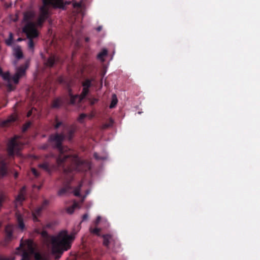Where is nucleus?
<instances>
[{
    "label": "nucleus",
    "mask_w": 260,
    "mask_h": 260,
    "mask_svg": "<svg viewBox=\"0 0 260 260\" xmlns=\"http://www.w3.org/2000/svg\"><path fill=\"white\" fill-rule=\"evenodd\" d=\"M118 102V100L117 96L115 94H113L112 97V101L110 105V108L111 109L114 108L117 105Z\"/></svg>",
    "instance_id": "17"
},
{
    "label": "nucleus",
    "mask_w": 260,
    "mask_h": 260,
    "mask_svg": "<svg viewBox=\"0 0 260 260\" xmlns=\"http://www.w3.org/2000/svg\"><path fill=\"white\" fill-rule=\"evenodd\" d=\"M33 219L34 221H37L36 216L35 213L33 214Z\"/></svg>",
    "instance_id": "36"
},
{
    "label": "nucleus",
    "mask_w": 260,
    "mask_h": 260,
    "mask_svg": "<svg viewBox=\"0 0 260 260\" xmlns=\"http://www.w3.org/2000/svg\"><path fill=\"white\" fill-rule=\"evenodd\" d=\"M7 172V169L4 161L0 160V177L5 175Z\"/></svg>",
    "instance_id": "13"
},
{
    "label": "nucleus",
    "mask_w": 260,
    "mask_h": 260,
    "mask_svg": "<svg viewBox=\"0 0 260 260\" xmlns=\"http://www.w3.org/2000/svg\"><path fill=\"white\" fill-rule=\"evenodd\" d=\"M13 55L18 59L22 58L23 54L19 46H17L13 49Z\"/></svg>",
    "instance_id": "11"
},
{
    "label": "nucleus",
    "mask_w": 260,
    "mask_h": 260,
    "mask_svg": "<svg viewBox=\"0 0 260 260\" xmlns=\"http://www.w3.org/2000/svg\"><path fill=\"white\" fill-rule=\"evenodd\" d=\"M92 117V115H87L85 114H81L78 118V121L80 123H82L84 121V119L86 117H89V119H91Z\"/></svg>",
    "instance_id": "19"
},
{
    "label": "nucleus",
    "mask_w": 260,
    "mask_h": 260,
    "mask_svg": "<svg viewBox=\"0 0 260 260\" xmlns=\"http://www.w3.org/2000/svg\"><path fill=\"white\" fill-rule=\"evenodd\" d=\"M96 100L95 99L94 100H93V102H92L91 104H93L94 103H95L96 102Z\"/></svg>",
    "instance_id": "39"
},
{
    "label": "nucleus",
    "mask_w": 260,
    "mask_h": 260,
    "mask_svg": "<svg viewBox=\"0 0 260 260\" xmlns=\"http://www.w3.org/2000/svg\"><path fill=\"white\" fill-rule=\"evenodd\" d=\"M18 41H21V39H18Z\"/></svg>",
    "instance_id": "43"
},
{
    "label": "nucleus",
    "mask_w": 260,
    "mask_h": 260,
    "mask_svg": "<svg viewBox=\"0 0 260 260\" xmlns=\"http://www.w3.org/2000/svg\"><path fill=\"white\" fill-rule=\"evenodd\" d=\"M88 214H84V215L83 216V217H82V218H83V219H82V220L83 221V220H86V219L88 218Z\"/></svg>",
    "instance_id": "33"
},
{
    "label": "nucleus",
    "mask_w": 260,
    "mask_h": 260,
    "mask_svg": "<svg viewBox=\"0 0 260 260\" xmlns=\"http://www.w3.org/2000/svg\"><path fill=\"white\" fill-rule=\"evenodd\" d=\"M72 171H73V170H68V171H65V172L66 173H68V172H72Z\"/></svg>",
    "instance_id": "38"
},
{
    "label": "nucleus",
    "mask_w": 260,
    "mask_h": 260,
    "mask_svg": "<svg viewBox=\"0 0 260 260\" xmlns=\"http://www.w3.org/2000/svg\"><path fill=\"white\" fill-rule=\"evenodd\" d=\"M9 37V39L6 41V43L8 45L10 46L12 44L13 41V35L12 33H10Z\"/></svg>",
    "instance_id": "23"
},
{
    "label": "nucleus",
    "mask_w": 260,
    "mask_h": 260,
    "mask_svg": "<svg viewBox=\"0 0 260 260\" xmlns=\"http://www.w3.org/2000/svg\"><path fill=\"white\" fill-rule=\"evenodd\" d=\"M108 51L106 49H104L101 52H100L98 55V58L99 60L102 61H104V57L107 55Z\"/></svg>",
    "instance_id": "16"
},
{
    "label": "nucleus",
    "mask_w": 260,
    "mask_h": 260,
    "mask_svg": "<svg viewBox=\"0 0 260 260\" xmlns=\"http://www.w3.org/2000/svg\"><path fill=\"white\" fill-rule=\"evenodd\" d=\"M94 157L96 159H104L106 158V156L105 157H101V156H99L97 153H94Z\"/></svg>",
    "instance_id": "25"
},
{
    "label": "nucleus",
    "mask_w": 260,
    "mask_h": 260,
    "mask_svg": "<svg viewBox=\"0 0 260 260\" xmlns=\"http://www.w3.org/2000/svg\"><path fill=\"white\" fill-rule=\"evenodd\" d=\"M26 68L27 67L25 68H20L16 70V73L12 77V80L15 84H17L19 78L24 75Z\"/></svg>",
    "instance_id": "7"
},
{
    "label": "nucleus",
    "mask_w": 260,
    "mask_h": 260,
    "mask_svg": "<svg viewBox=\"0 0 260 260\" xmlns=\"http://www.w3.org/2000/svg\"><path fill=\"white\" fill-rule=\"evenodd\" d=\"M63 138L64 136L62 134H56L55 135H52L50 136L49 138V141L56 145L60 152V154L59 155L57 160V163L59 165L61 164L62 162L65 161V160L69 157L68 155L63 154L64 151H67V148H63L60 145L61 142L62 141Z\"/></svg>",
    "instance_id": "4"
},
{
    "label": "nucleus",
    "mask_w": 260,
    "mask_h": 260,
    "mask_svg": "<svg viewBox=\"0 0 260 260\" xmlns=\"http://www.w3.org/2000/svg\"><path fill=\"white\" fill-rule=\"evenodd\" d=\"M25 187H23L21 189L19 194L17 196L15 200V204L16 206L20 205L22 202L24 200Z\"/></svg>",
    "instance_id": "10"
},
{
    "label": "nucleus",
    "mask_w": 260,
    "mask_h": 260,
    "mask_svg": "<svg viewBox=\"0 0 260 260\" xmlns=\"http://www.w3.org/2000/svg\"><path fill=\"white\" fill-rule=\"evenodd\" d=\"M21 253V260H49L48 255L35 252V248H16V254Z\"/></svg>",
    "instance_id": "3"
},
{
    "label": "nucleus",
    "mask_w": 260,
    "mask_h": 260,
    "mask_svg": "<svg viewBox=\"0 0 260 260\" xmlns=\"http://www.w3.org/2000/svg\"><path fill=\"white\" fill-rule=\"evenodd\" d=\"M32 110H30V111H28V112L27 114V116L28 117L30 116L31 115V113H32Z\"/></svg>",
    "instance_id": "35"
},
{
    "label": "nucleus",
    "mask_w": 260,
    "mask_h": 260,
    "mask_svg": "<svg viewBox=\"0 0 260 260\" xmlns=\"http://www.w3.org/2000/svg\"><path fill=\"white\" fill-rule=\"evenodd\" d=\"M56 106L55 105H53V107H56Z\"/></svg>",
    "instance_id": "45"
},
{
    "label": "nucleus",
    "mask_w": 260,
    "mask_h": 260,
    "mask_svg": "<svg viewBox=\"0 0 260 260\" xmlns=\"http://www.w3.org/2000/svg\"><path fill=\"white\" fill-rule=\"evenodd\" d=\"M89 193V191H87V192H86V194H88Z\"/></svg>",
    "instance_id": "44"
},
{
    "label": "nucleus",
    "mask_w": 260,
    "mask_h": 260,
    "mask_svg": "<svg viewBox=\"0 0 260 260\" xmlns=\"http://www.w3.org/2000/svg\"><path fill=\"white\" fill-rule=\"evenodd\" d=\"M17 220L18 222V228L21 230L23 231L25 228L24 224L23 222V219L21 215H17Z\"/></svg>",
    "instance_id": "15"
},
{
    "label": "nucleus",
    "mask_w": 260,
    "mask_h": 260,
    "mask_svg": "<svg viewBox=\"0 0 260 260\" xmlns=\"http://www.w3.org/2000/svg\"><path fill=\"white\" fill-rule=\"evenodd\" d=\"M6 198V196L3 193L0 194V204L4 201Z\"/></svg>",
    "instance_id": "28"
},
{
    "label": "nucleus",
    "mask_w": 260,
    "mask_h": 260,
    "mask_svg": "<svg viewBox=\"0 0 260 260\" xmlns=\"http://www.w3.org/2000/svg\"><path fill=\"white\" fill-rule=\"evenodd\" d=\"M90 230L91 233H92L95 235H96L98 236L100 235L99 233L101 230L100 229H99V228H94L93 229H90Z\"/></svg>",
    "instance_id": "24"
},
{
    "label": "nucleus",
    "mask_w": 260,
    "mask_h": 260,
    "mask_svg": "<svg viewBox=\"0 0 260 260\" xmlns=\"http://www.w3.org/2000/svg\"><path fill=\"white\" fill-rule=\"evenodd\" d=\"M64 192H65V189H62L58 191V193L59 195L61 196V195H63Z\"/></svg>",
    "instance_id": "30"
},
{
    "label": "nucleus",
    "mask_w": 260,
    "mask_h": 260,
    "mask_svg": "<svg viewBox=\"0 0 260 260\" xmlns=\"http://www.w3.org/2000/svg\"><path fill=\"white\" fill-rule=\"evenodd\" d=\"M101 221V217L100 216H98L97 218L96 219V221L95 222L96 225H98L100 223Z\"/></svg>",
    "instance_id": "27"
},
{
    "label": "nucleus",
    "mask_w": 260,
    "mask_h": 260,
    "mask_svg": "<svg viewBox=\"0 0 260 260\" xmlns=\"http://www.w3.org/2000/svg\"><path fill=\"white\" fill-rule=\"evenodd\" d=\"M30 125V123L28 122L23 127V131H25L27 128V127H28L29 126V125Z\"/></svg>",
    "instance_id": "31"
},
{
    "label": "nucleus",
    "mask_w": 260,
    "mask_h": 260,
    "mask_svg": "<svg viewBox=\"0 0 260 260\" xmlns=\"http://www.w3.org/2000/svg\"><path fill=\"white\" fill-rule=\"evenodd\" d=\"M16 229L12 224H8L6 226L5 229L6 232V240L8 241L11 240L13 239V233Z\"/></svg>",
    "instance_id": "8"
},
{
    "label": "nucleus",
    "mask_w": 260,
    "mask_h": 260,
    "mask_svg": "<svg viewBox=\"0 0 260 260\" xmlns=\"http://www.w3.org/2000/svg\"><path fill=\"white\" fill-rule=\"evenodd\" d=\"M77 207L78 204L77 203H75L71 207L68 208L67 209V212L70 214H72L73 213L74 209L76 208H77Z\"/></svg>",
    "instance_id": "21"
},
{
    "label": "nucleus",
    "mask_w": 260,
    "mask_h": 260,
    "mask_svg": "<svg viewBox=\"0 0 260 260\" xmlns=\"http://www.w3.org/2000/svg\"><path fill=\"white\" fill-rule=\"evenodd\" d=\"M103 238H104V241H103L104 245L106 246H108L109 245V244L110 243V241L112 240L111 236L109 235H104Z\"/></svg>",
    "instance_id": "18"
},
{
    "label": "nucleus",
    "mask_w": 260,
    "mask_h": 260,
    "mask_svg": "<svg viewBox=\"0 0 260 260\" xmlns=\"http://www.w3.org/2000/svg\"><path fill=\"white\" fill-rule=\"evenodd\" d=\"M75 162L76 165V170L77 171H83L82 169H81V167H83L85 165H86L85 163L81 162L78 158H75Z\"/></svg>",
    "instance_id": "14"
},
{
    "label": "nucleus",
    "mask_w": 260,
    "mask_h": 260,
    "mask_svg": "<svg viewBox=\"0 0 260 260\" xmlns=\"http://www.w3.org/2000/svg\"><path fill=\"white\" fill-rule=\"evenodd\" d=\"M17 114L15 113H13L10 116H9L7 119L3 121L2 125L5 126L9 122L14 121L17 119Z\"/></svg>",
    "instance_id": "12"
},
{
    "label": "nucleus",
    "mask_w": 260,
    "mask_h": 260,
    "mask_svg": "<svg viewBox=\"0 0 260 260\" xmlns=\"http://www.w3.org/2000/svg\"><path fill=\"white\" fill-rule=\"evenodd\" d=\"M40 210H41V209H38V210L37 211V213L39 214Z\"/></svg>",
    "instance_id": "40"
},
{
    "label": "nucleus",
    "mask_w": 260,
    "mask_h": 260,
    "mask_svg": "<svg viewBox=\"0 0 260 260\" xmlns=\"http://www.w3.org/2000/svg\"><path fill=\"white\" fill-rule=\"evenodd\" d=\"M31 171L33 173V174L36 176V177H38L39 176V173L37 172V171L34 169V168H32L31 169Z\"/></svg>",
    "instance_id": "26"
},
{
    "label": "nucleus",
    "mask_w": 260,
    "mask_h": 260,
    "mask_svg": "<svg viewBox=\"0 0 260 260\" xmlns=\"http://www.w3.org/2000/svg\"><path fill=\"white\" fill-rule=\"evenodd\" d=\"M43 5L40 8V14L37 24L34 23L35 14L34 12H28L24 16V21L26 24L23 27V31L26 34L27 38H29L28 46L32 51L34 48V43L32 39L38 35L36 29L37 25H41L42 23L46 19L49 9L51 6L64 9L65 5L68 4L65 0H43Z\"/></svg>",
    "instance_id": "1"
},
{
    "label": "nucleus",
    "mask_w": 260,
    "mask_h": 260,
    "mask_svg": "<svg viewBox=\"0 0 260 260\" xmlns=\"http://www.w3.org/2000/svg\"><path fill=\"white\" fill-rule=\"evenodd\" d=\"M41 235L46 241H51L49 247L51 248L53 254H59L58 256H56L57 258H59L64 251L71 247L72 243L75 238V233L73 232L69 234L66 230H63L56 236L51 237H48L46 231H42Z\"/></svg>",
    "instance_id": "2"
},
{
    "label": "nucleus",
    "mask_w": 260,
    "mask_h": 260,
    "mask_svg": "<svg viewBox=\"0 0 260 260\" xmlns=\"http://www.w3.org/2000/svg\"><path fill=\"white\" fill-rule=\"evenodd\" d=\"M71 132H70V135L69 136V139H70L71 138Z\"/></svg>",
    "instance_id": "41"
},
{
    "label": "nucleus",
    "mask_w": 260,
    "mask_h": 260,
    "mask_svg": "<svg viewBox=\"0 0 260 260\" xmlns=\"http://www.w3.org/2000/svg\"><path fill=\"white\" fill-rule=\"evenodd\" d=\"M1 260H10L9 259H7V258H3Z\"/></svg>",
    "instance_id": "42"
},
{
    "label": "nucleus",
    "mask_w": 260,
    "mask_h": 260,
    "mask_svg": "<svg viewBox=\"0 0 260 260\" xmlns=\"http://www.w3.org/2000/svg\"><path fill=\"white\" fill-rule=\"evenodd\" d=\"M61 124H62V123H61V122H57V123L56 124L55 126V128H58V127L60 126V125H61Z\"/></svg>",
    "instance_id": "34"
},
{
    "label": "nucleus",
    "mask_w": 260,
    "mask_h": 260,
    "mask_svg": "<svg viewBox=\"0 0 260 260\" xmlns=\"http://www.w3.org/2000/svg\"><path fill=\"white\" fill-rule=\"evenodd\" d=\"M55 60V57L54 56L50 57L47 60V62L46 63L47 65L50 67L52 66L54 64Z\"/></svg>",
    "instance_id": "20"
},
{
    "label": "nucleus",
    "mask_w": 260,
    "mask_h": 260,
    "mask_svg": "<svg viewBox=\"0 0 260 260\" xmlns=\"http://www.w3.org/2000/svg\"><path fill=\"white\" fill-rule=\"evenodd\" d=\"M102 222L105 225V228L109 226V223L107 222V221L106 219H103L102 221Z\"/></svg>",
    "instance_id": "29"
},
{
    "label": "nucleus",
    "mask_w": 260,
    "mask_h": 260,
    "mask_svg": "<svg viewBox=\"0 0 260 260\" xmlns=\"http://www.w3.org/2000/svg\"><path fill=\"white\" fill-rule=\"evenodd\" d=\"M102 27L100 26L96 28V29H97V30H98V31H100L102 29Z\"/></svg>",
    "instance_id": "37"
},
{
    "label": "nucleus",
    "mask_w": 260,
    "mask_h": 260,
    "mask_svg": "<svg viewBox=\"0 0 260 260\" xmlns=\"http://www.w3.org/2000/svg\"><path fill=\"white\" fill-rule=\"evenodd\" d=\"M0 76L3 79L7 82V86L10 90H12V86L10 84V74L9 72L4 73L1 67H0Z\"/></svg>",
    "instance_id": "9"
},
{
    "label": "nucleus",
    "mask_w": 260,
    "mask_h": 260,
    "mask_svg": "<svg viewBox=\"0 0 260 260\" xmlns=\"http://www.w3.org/2000/svg\"><path fill=\"white\" fill-rule=\"evenodd\" d=\"M74 194L75 196H79L80 194L79 191L78 190H74Z\"/></svg>",
    "instance_id": "32"
},
{
    "label": "nucleus",
    "mask_w": 260,
    "mask_h": 260,
    "mask_svg": "<svg viewBox=\"0 0 260 260\" xmlns=\"http://www.w3.org/2000/svg\"><path fill=\"white\" fill-rule=\"evenodd\" d=\"M91 85V81L89 80H86L83 84V91L81 94L79 95H75L73 96L70 94L71 96V103L72 104H75L76 103V100H78L79 102L81 101V100L86 96V95L88 92V88Z\"/></svg>",
    "instance_id": "6"
},
{
    "label": "nucleus",
    "mask_w": 260,
    "mask_h": 260,
    "mask_svg": "<svg viewBox=\"0 0 260 260\" xmlns=\"http://www.w3.org/2000/svg\"><path fill=\"white\" fill-rule=\"evenodd\" d=\"M18 136H15L9 142L8 146V150L10 155L17 153L20 149L22 144L18 141Z\"/></svg>",
    "instance_id": "5"
},
{
    "label": "nucleus",
    "mask_w": 260,
    "mask_h": 260,
    "mask_svg": "<svg viewBox=\"0 0 260 260\" xmlns=\"http://www.w3.org/2000/svg\"><path fill=\"white\" fill-rule=\"evenodd\" d=\"M38 166L39 168H41L46 171H49V165L47 162L40 164Z\"/></svg>",
    "instance_id": "22"
}]
</instances>
